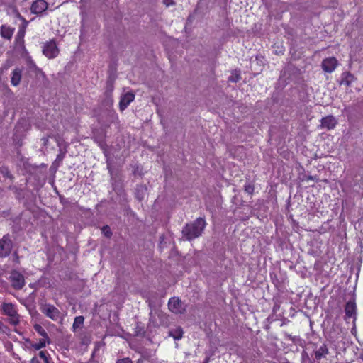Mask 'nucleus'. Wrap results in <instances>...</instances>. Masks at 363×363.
Returning <instances> with one entry per match:
<instances>
[{
	"label": "nucleus",
	"instance_id": "nucleus-16",
	"mask_svg": "<svg viewBox=\"0 0 363 363\" xmlns=\"http://www.w3.org/2000/svg\"><path fill=\"white\" fill-rule=\"evenodd\" d=\"M183 329L180 326H178L169 332V336L172 337L175 340H181L183 337Z\"/></svg>",
	"mask_w": 363,
	"mask_h": 363
},
{
	"label": "nucleus",
	"instance_id": "nucleus-31",
	"mask_svg": "<svg viewBox=\"0 0 363 363\" xmlns=\"http://www.w3.org/2000/svg\"><path fill=\"white\" fill-rule=\"evenodd\" d=\"M30 363H40L36 357H34L31 359Z\"/></svg>",
	"mask_w": 363,
	"mask_h": 363
},
{
	"label": "nucleus",
	"instance_id": "nucleus-20",
	"mask_svg": "<svg viewBox=\"0 0 363 363\" xmlns=\"http://www.w3.org/2000/svg\"><path fill=\"white\" fill-rule=\"evenodd\" d=\"M84 321V318L82 315L77 316L74 318L72 328L74 330H75L77 328H80L83 324Z\"/></svg>",
	"mask_w": 363,
	"mask_h": 363
},
{
	"label": "nucleus",
	"instance_id": "nucleus-8",
	"mask_svg": "<svg viewBox=\"0 0 363 363\" xmlns=\"http://www.w3.org/2000/svg\"><path fill=\"white\" fill-rule=\"evenodd\" d=\"M48 8V4L45 0H35L33 2L30 11L32 13L40 15Z\"/></svg>",
	"mask_w": 363,
	"mask_h": 363
},
{
	"label": "nucleus",
	"instance_id": "nucleus-25",
	"mask_svg": "<svg viewBox=\"0 0 363 363\" xmlns=\"http://www.w3.org/2000/svg\"><path fill=\"white\" fill-rule=\"evenodd\" d=\"M48 352L46 351H40L38 356L44 361L45 363H49Z\"/></svg>",
	"mask_w": 363,
	"mask_h": 363
},
{
	"label": "nucleus",
	"instance_id": "nucleus-3",
	"mask_svg": "<svg viewBox=\"0 0 363 363\" xmlns=\"http://www.w3.org/2000/svg\"><path fill=\"white\" fill-rule=\"evenodd\" d=\"M43 53L48 59H54L58 56L60 49L57 45L55 40L52 39L43 44Z\"/></svg>",
	"mask_w": 363,
	"mask_h": 363
},
{
	"label": "nucleus",
	"instance_id": "nucleus-1",
	"mask_svg": "<svg viewBox=\"0 0 363 363\" xmlns=\"http://www.w3.org/2000/svg\"><path fill=\"white\" fill-rule=\"evenodd\" d=\"M206 222L203 218H198L194 222L187 223L182 230L183 236L187 240H192L201 235Z\"/></svg>",
	"mask_w": 363,
	"mask_h": 363
},
{
	"label": "nucleus",
	"instance_id": "nucleus-29",
	"mask_svg": "<svg viewBox=\"0 0 363 363\" xmlns=\"http://www.w3.org/2000/svg\"><path fill=\"white\" fill-rule=\"evenodd\" d=\"M302 357H303V360L305 362L306 360L307 361H309V356L307 353V352H306L305 350H303V352H302Z\"/></svg>",
	"mask_w": 363,
	"mask_h": 363
},
{
	"label": "nucleus",
	"instance_id": "nucleus-9",
	"mask_svg": "<svg viewBox=\"0 0 363 363\" xmlns=\"http://www.w3.org/2000/svg\"><path fill=\"white\" fill-rule=\"evenodd\" d=\"M135 99V94L132 91H128L121 96L119 101V109L123 111L129 104Z\"/></svg>",
	"mask_w": 363,
	"mask_h": 363
},
{
	"label": "nucleus",
	"instance_id": "nucleus-18",
	"mask_svg": "<svg viewBox=\"0 0 363 363\" xmlns=\"http://www.w3.org/2000/svg\"><path fill=\"white\" fill-rule=\"evenodd\" d=\"M35 330L43 337L42 339H46L48 340V343L50 342V338L45 330L39 324H35L34 325Z\"/></svg>",
	"mask_w": 363,
	"mask_h": 363
},
{
	"label": "nucleus",
	"instance_id": "nucleus-34",
	"mask_svg": "<svg viewBox=\"0 0 363 363\" xmlns=\"http://www.w3.org/2000/svg\"><path fill=\"white\" fill-rule=\"evenodd\" d=\"M308 179H311V180H313V179H314V178H313L312 176H309V177H308Z\"/></svg>",
	"mask_w": 363,
	"mask_h": 363
},
{
	"label": "nucleus",
	"instance_id": "nucleus-5",
	"mask_svg": "<svg viewBox=\"0 0 363 363\" xmlns=\"http://www.w3.org/2000/svg\"><path fill=\"white\" fill-rule=\"evenodd\" d=\"M9 281L13 289L20 290L25 286L23 275L18 271H12L9 277Z\"/></svg>",
	"mask_w": 363,
	"mask_h": 363
},
{
	"label": "nucleus",
	"instance_id": "nucleus-4",
	"mask_svg": "<svg viewBox=\"0 0 363 363\" xmlns=\"http://www.w3.org/2000/svg\"><path fill=\"white\" fill-rule=\"evenodd\" d=\"M13 242L9 235H4L0 239V258L8 257L12 250Z\"/></svg>",
	"mask_w": 363,
	"mask_h": 363
},
{
	"label": "nucleus",
	"instance_id": "nucleus-15",
	"mask_svg": "<svg viewBox=\"0 0 363 363\" xmlns=\"http://www.w3.org/2000/svg\"><path fill=\"white\" fill-rule=\"evenodd\" d=\"M354 77L350 72H345L341 75L340 84H345L347 86H350L352 82L354 81Z\"/></svg>",
	"mask_w": 363,
	"mask_h": 363
},
{
	"label": "nucleus",
	"instance_id": "nucleus-17",
	"mask_svg": "<svg viewBox=\"0 0 363 363\" xmlns=\"http://www.w3.org/2000/svg\"><path fill=\"white\" fill-rule=\"evenodd\" d=\"M14 29L6 26H2L1 28V35L4 38L10 40L13 34Z\"/></svg>",
	"mask_w": 363,
	"mask_h": 363
},
{
	"label": "nucleus",
	"instance_id": "nucleus-22",
	"mask_svg": "<svg viewBox=\"0 0 363 363\" xmlns=\"http://www.w3.org/2000/svg\"><path fill=\"white\" fill-rule=\"evenodd\" d=\"M244 190L250 195H252L255 191V186L251 182L246 183L244 186Z\"/></svg>",
	"mask_w": 363,
	"mask_h": 363
},
{
	"label": "nucleus",
	"instance_id": "nucleus-2",
	"mask_svg": "<svg viewBox=\"0 0 363 363\" xmlns=\"http://www.w3.org/2000/svg\"><path fill=\"white\" fill-rule=\"evenodd\" d=\"M2 313L8 317L9 323L14 326L20 323V315L16 306L11 303H3L1 306Z\"/></svg>",
	"mask_w": 363,
	"mask_h": 363
},
{
	"label": "nucleus",
	"instance_id": "nucleus-11",
	"mask_svg": "<svg viewBox=\"0 0 363 363\" xmlns=\"http://www.w3.org/2000/svg\"><path fill=\"white\" fill-rule=\"evenodd\" d=\"M337 65V60L335 57H329L323 60L321 66L326 72H332Z\"/></svg>",
	"mask_w": 363,
	"mask_h": 363
},
{
	"label": "nucleus",
	"instance_id": "nucleus-35",
	"mask_svg": "<svg viewBox=\"0 0 363 363\" xmlns=\"http://www.w3.org/2000/svg\"><path fill=\"white\" fill-rule=\"evenodd\" d=\"M9 65L4 66V69H7Z\"/></svg>",
	"mask_w": 363,
	"mask_h": 363
},
{
	"label": "nucleus",
	"instance_id": "nucleus-19",
	"mask_svg": "<svg viewBox=\"0 0 363 363\" xmlns=\"http://www.w3.org/2000/svg\"><path fill=\"white\" fill-rule=\"evenodd\" d=\"M46 343H48V340L46 339H40L38 342L32 343L31 347L35 350H39L45 347Z\"/></svg>",
	"mask_w": 363,
	"mask_h": 363
},
{
	"label": "nucleus",
	"instance_id": "nucleus-24",
	"mask_svg": "<svg viewBox=\"0 0 363 363\" xmlns=\"http://www.w3.org/2000/svg\"><path fill=\"white\" fill-rule=\"evenodd\" d=\"M26 30L23 28H21L18 30L16 35V40L20 41L22 40L25 36Z\"/></svg>",
	"mask_w": 363,
	"mask_h": 363
},
{
	"label": "nucleus",
	"instance_id": "nucleus-13",
	"mask_svg": "<svg viewBox=\"0 0 363 363\" xmlns=\"http://www.w3.org/2000/svg\"><path fill=\"white\" fill-rule=\"evenodd\" d=\"M22 78V69L16 68L13 70L11 77V83L13 86H17L20 84Z\"/></svg>",
	"mask_w": 363,
	"mask_h": 363
},
{
	"label": "nucleus",
	"instance_id": "nucleus-14",
	"mask_svg": "<svg viewBox=\"0 0 363 363\" xmlns=\"http://www.w3.org/2000/svg\"><path fill=\"white\" fill-rule=\"evenodd\" d=\"M345 317L347 318H355L356 315V304L354 301H348L345 307Z\"/></svg>",
	"mask_w": 363,
	"mask_h": 363
},
{
	"label": "nucleus",
	"instance_id": "nucleus-26",
	"mask_svg": "<svg viewBox=\"0 0 363 363\" xmlns=\"http://www.w3.org/2000/svg\"><path fill=\"white\" fill-rule=\"evenodd\" d=\"M116 363H133L129 357H124L116 360Z\"/></svg>",
	"mask_w": 363,
	"mask_h": 363
},
{
	"label": "nucleus",
	"instance_id": "nucleus-7",
	"mask_svg": "<svg viewBox=\"0 0 363 363\" xmlns=\"http://www.w3.org/2000/svg\"><path fill=\"white\" fill-rule=\"evenodd\" d=\"M42 312L52 320H57L60 317V311L53 305L46 304L42 308Z\"/></svg>",
	"mask_w": 363,
	"mask_h": 363
},
{
	"label": "nucleus",
	"instance_id": "nucleus-27",
	"mask_svg": "<svg viewBox=\"0 0 363 363\" xmlns=\"http://www.w3.org/2000/svg\"><path fill=\"white\" fill-rule=\"evenodd\" d=\"M143 190V188L141 187V191ZM135 196L139 201H142L143 199V196L140 194V189L139 188L136 189Z\"/></svg>",
	"mask_w": 363,
	"mask_h": 363
},
{
	"label": "nucleus",
	"instance_id": "nucleus-32",
	"mask_svg": "<svg viewBox=\"0 0 363 363\" xmlns=\"http://www.w3.org/2000/svg\"><path fill=\"white\" fill-rule=\"evenodd\" d=\"M297 344H298V345H300L301 346H302V347H303L302 340H301V339H297V338H296V345H297Z\"/></svg>",
	"mask_w": 363,
	"mask_h": 363
},
{
	"label": "nucleus",
	"instance_id": "nucleus-21",
	"mask_svg": "<svg viewBox=\"0 0 363 363\" xmlns=\"http://www.w3.org/2000/svg\"><path fill=\"white\" fill-rule=\"evenodd\" d=\"M241 79L240 71L235 70L232 72V74L229 77L228 80L231 82H238Z\"/></svg>",
	"mask_w": 363,
	"mask_h": 363
},
{
	"label": "nucleus",
	"instance_id": "nucleus-12",
	"mask_svg": "<svg viewBox=\"0 0 363 363\" xmlns=\"http://www.w3.org/2000/svg\"><path fill=\"white\" fill-rule=\"evenodd\" d=\"M313 353L314 354L315 359L320 360L322 358L325 357L329 352L327 345L323 344L318 348L316 347L315 349L313 350Z\"/></svg>",
	"mask_w": 363,
	"mask_h": 363
},
{
	"label": "nucleus",
	"instance_id": "nucleus-23",
	"mask_svg": "<svg viewBox=\"0 0 363 363\" xmlns=\"http://www.w3.org/2000/svg\"><path fill=\"white\" fill-rule=\"evenodd\" d=\"M101 233L108 238H110L113 235L111 228L107 225L103 226L101 228Z\"/></svg>",
	"mask_w": 363,
	"mask_h": 363
},
{
	"label": "nucleus",
	"instance_id": "nucleus-10",
	"mask_svg": "<svg viewBox=\"0 0 363 363\" xmlns=\"http://www.w3.org/2000/svg\"><path fill=\"white\" fill-rule=\"evenodd\" d=\"M337 124V121L336 118L332 116L329 115L328 116L323 117L320 120V127L321 128H325L328 130H332L335 128L336 125Z\"/></svg>",
	"mask_w": 363,
	"mask_h": 363
},
{
	"label": "nucleus",
	"instance_id": "nucleus-28",
	"mask_svg": "<svg viewBox=\"0 0 363 363\" xmlns=\"http://www.w3.org/2000/svg\"><path fill=\"white\" fill-rule=\"evenodd\" d=\"M163 3L165 4L167 7H169L170 6H173L175 4V2L174 0H163Z\"/></svg>",
	"mask_w": 363,
	"mask_h": 363
},
{
	"label": "nucleus",
	"instance_id": "nucleus-33",
	"mask_svg": "<svg viewBox=\"0 0 363 363\" xmlns=\"http://www.w3.org/2000/svg\"><path fill=\"white\" fill-rule=\"evenodd\" d=\"M210 358L208 357H206L203 363H209Z\"/></svg>",
	"mask_w": 363,
	"mask_h": 363
},
{
	"label": "nucleus",
	"instance_id": "nucleus-6",
	"mask_svg": "<svg viewBox=\"0 0 363 363\" xmlns=\"http://www.w3.org/2000/svg\"><path fill=\"white\" fill-rule=\"evenodd\" d=\"M168 308L172 313L176 314H182L186 310L184 303L177 297H172L169 300Z\"/></svg>",
	"mask_w": 363,
	"mask_h": 363
},
{
	"label": "nucleus",
	"instance_id": "nucleus-30",
	"mask_svg": "<svg viewBox=\"0 0 363 363\" xmlns=\"http://www.w3.org/2000/svg\"><path fill=\"white\" fill-rule=\"evenodd\" d=\"M13 262L16 264H19L20 262V260H19V257L18 255V252H15L13 253Z\"/></svg>",
	"mask_w": 363,
	"mask_h": 363
}]
</instances>
